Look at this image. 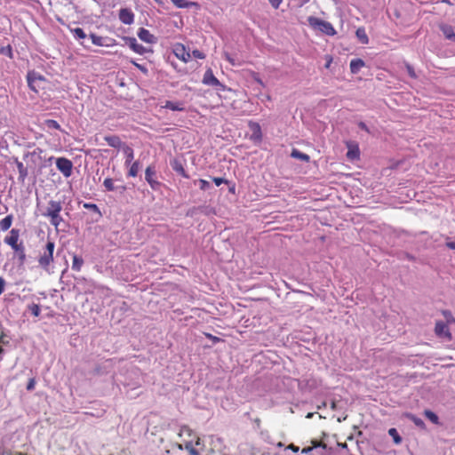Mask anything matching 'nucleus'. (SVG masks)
Instances as JSON below:
<instances>
[{"instance_id": "nucleus-49", "label": "nucleus", "mask_w": 455, "mask_h": 455, "mask_svg": "<svg viewBox=\"0 0 455 455\" xmlns=\"http://www.w3.org/2000/svg\"><path fill=\"white\" fill-rule=\"evenodd\" d=\"M133 64H134V66H135L138 69H140L142 73H144V74L148 73V68H147L145 66H143V65H140V64H137V63H135V62H133Z\"/></svg>"}, {"instance_id": "nucleus-54", "label": "nucleus", "mask_w": 455, "mask_h": 455, "mask_svg": "<svg viewBox=\"0 0 455 455\" xmlns=\"http://www.w3.org/2000/svg\"><path fill=\"white\" fill-rule=\"evenodd\" d=\"M228 191L232 194H235V185L234 183L230 184L229 188H228Z\"/></svg>"}, {"instance_id": "nucleus-1", "label": "nucleus", "mask_w": 455, "mask_h": 455, "mask_svg": "<svg viewBox=\"0 0 455 455\" xmlns=\"http://www.w3.org/2000/svg\"><path fill=\"white\" fill-rule=\"evenodd\" d=\"M55 243L52 241H47L45 245L40 251L38 263L44 269H48L51 263L53 261V251Z\"/></svg>"}, {"instance_id": "nucleus-38", "label": "nucleus", "mask_w": 455, "mask_h": 455, "mask_svg": "<svg viewBox=\"0 0 455 455\" xmlns=\"http://www.w3.org/2000/svg\"><path fill=\"white\" fill-rule=\"evenodd\" d=\"M0 54L7 55L11 59L13 58V56H12V47L10 45H8L6 47H1L0 48Z\"/></svg>"}, {"instance_id": "nucleus-48", "label": "nucleus", "mask_w": 455, "mask_h": 455, "mask_svg": "<svg viewBox=\"0 0 455 455\" xmlns=\"http://www.w3.org/2000/svg\"><path fill=\"white\" fill-rule=\"evenodd\" d=\"M312 443L314 447H322L323 449L326 448V444L321 441H313Z\"/></svg>"}, {"instance_id": "nucleus-19", "label": "nucleus", "mask_w": 455, "mask_h": 455, "mask_svg": "<svg viewBox=\"0 0 455 455\" xmlns=\"http://www.w3.org/2000/svg\"><path fill=\"white\" fill-rule=\"evenodd\" d=\"M164 108L171 109L172 111H184L185 107L184 103L180 101L173 102L171 100H166L164 105L163 106Z\"/></svg>"}, {"instance_id": "nucleus-47", "label": "nucleus", "mask_w": 455, "mask_h": 455, "mask_svg": "<svg viewBox=\"0 0 455 455\" xmlns=\"http://www.w3.org/2000/svg\"><path fill=\"white\" fill-rule=\"evenodd\" d=\"M406 68H407L409 76L411 77H412V78H415L416 77V74H415V71H414L413 68L411 65H407Z\"/></svg>"}, {"instance_id": "nucleus-34", "label": "nucleus", "mask_w": 455, "mask_h": 455, "mask_svg": "<svg viewBox=\"0 0 455 455\" xmlns=\"http://www.w3.org/2000/svg\"><path fill=\"white\" fill-rule=\"evenodd\" d=\"M12 223V216L7 215L0 221V228H10Z\"/></svg>"}, {"instance_id": "nucleus-24", "label": "nucleus", "mask_w": 455, "mask_h": 455, "mask_svg": "<svg viewBox=\"0 0 455 455\" xmlns=\"http://www.w3.org/2000/svg\"><path fill=\"white\" fill-rule=\"evenodd\" d=\"M291 156L295 159H299L300 161L308 163L310 161V156L296 148H293L291 153Z\"/></svg>"}, {"instance_id": "nucleus-17", "label": "nucleus", "mask_w": 455, "mask_h": 455, "mask_svg": "<svg viewBox=\"0 0 455 455\" xmlns=\"http://www.w3.org/2000/svg\"><path fill=\"white\" fill-rule=\"evenodd\" d=\"M104 140L107 143L115 148H122L125 143L122 142L121 139L116 135L105 136Z\"/></svg>"}, {"instance_id": "nucleus-30", "label": "nucleus", "mask_w": 455, "mask_h": 455, "mask_svg": "<svg viewBox=\"0 0 455 455\" xmlns=\"http://www.w3.org/2000/svg\"><path fill=\"white\" fill-rule=\"evenodd\" d=\"M360 156L359 148L357 147H355L354 148H349L347 153V157L349 160H355L358 159Z\"/></svg>"}, {"instance_id": "nucleus-52", "label": "nucleus", "mask_w": 455, "mask_h": 455, "mask_svg": "<svg viewBox=\"0 0 455 455\" xmlns=\"http://www.w3.org/2000/svg\"><path fill=\"white\" fill-rule=\"evenodd\" d=\"M4 285H5L4 279L2 276H0V295L3 293V291L4 290Z\"/></svg>"}, {"instance_id": "nucleus-61", "label": "nucleus", "mask_w": 455, "mask_h": 455, "mask_svg": "<svg viewBox=\"0 0 455 455\" xmlns=\"http://www.w3.org/2000/svg\"><path fill=\"white\" fill-rule=\"evenodd\" d=\"M291 450L297 451L298 448H296L293 444L291 445Z\"/></svg>"}, {"instance_id": "nucleus-59", "label": "nucleus", "mask_w": 455, "mask_h": 455, "mask_svg": "<svg viewBox=\"0 0 455 455\" xmlns=\"http://www.w3.org/2000/svg\"><path fill=\"white\" fill-rule=\"evenodd\" d=\"M260 422H261V421H260V419H255V423H256L258 426H259V425H260Z\"/></svg>"}, {"instance_id": "nucleus-33", "label": "nucleus", "mask_w": 455, "mask_h": 455, "mask_svg": "<svg viewBox=\"0 0 455 455\" xmlns=\"http://www.w3.org/2000/svg\"><path fill=\"white\" fill-rule=\"evenodd\" d=\"M44 125L45 127H47L48 129H55V130H60L61 131V128H60V125L59 124V123L53 119H47L44 121Z\"/></svg>"}, {"instance_id": "nucleus-31", "label": "nucleus", "mask_w": 455, "mask_h": 455, "mask_svg": "<svg viewBox=\"0 0 455 455\" xmlns=\"http://www.w3.org/2000/svg\"><path fill=\"white\" fill-rule=\"evenodd\" d=\"M140 170V162L135 161L132 164L130 170L128 172V176L130 177H136L138 174V172Z\"/></svg>"}, {"instance_id": "nucleus-35", "label": "nucleus", "mask_w": 455, "mask_h": 455, "mask_svg": "<svg viewBox=\"0 0 455 455\" xmlns=\"http://www.w3.org/2000/svg\"><path fill=\"white\" fill-rule=\"evenodd\" d=\"M71 32L73 33L74 36L78 39H84L86 37V34L81 28H76L71 29Z\"/></svg>"}, {"instance_id": "nucleus-5", "label": "nucleus", "mask_w": 455, "mask_h": 455, "mask_svg": "<svg viewBox=\"0 0 455 455\" xmlns=\"http://www.w3.org/2000/svg\"><path fill=\"white\" fill-rule=\"evenodd\" d=\"M156 171L155 166L149 165L145 171V180L149 184L150 188L154 190H157L161 183L156 180Z\"/></svg>"}, {"instance_id": "nucleus-14", "label": "nucleus", "mask_w": 455, "mask_h": 455, "mask_svg": "<svg viewBox=\"0 0 455 455\" xmlns=\"http://www.w3.org/2000/svg\"><path fill=\"white\" fill-rule=\"evenodd\" d=\"M137 35L141 41L148 44H156L157 42V38L144 28H140Z\"/></svg>"}, {"instance_id": "nucleus-50", "label": "nucleus", "mask_w": 455, "mask_h": 455, "mask_svg": "<svg viewBox=\"0 0 455 455\" xmlns=\"http://www.w3.org/2000/svg\"><path fill=\"white\" fill-rule=\"evenodd\" d=\"M358 127H359L361 130H363V131H365V132H370V130H369L368 126H367V125H366V124H365V123H363V122H359V123H358Z\"/></svg>"}, {"instance_id": "nucleus-42", "label": "nucleus", "mask_w": 455, "mask_h": 455, "mask_svg": "<svg viewBox=\"0 0 455 455\" xmlns=\"http://www.w3.org/2000/svg\"><path fill=\"white\" fill-rule=\"evenodd\" d=\"M204 335H205V337H206L207 339H209L210 340H212L214 344L223 341V339H220V338H219V337H217V336H214V335H212V334H211V333H207V332H205V333H204Z\"/></svg>"}, {"instance_id": "nucleus-28", "label": "nucleus", "mask_w": 455, "mask_h": 455, "mask_svg": "<svg viewBox=\"0 0 455 455\" xmlns=\"http://www.w3.org/2000/svg\"><path fill=\"white\" fill-rule=\"evenodd\" d=\"M407 419H409L411 421H412L417 427L425 429L426 425L425 422L419 417L415 416L414 414L409 413L407 414Z\"/></svg>"}, {"instance_id": "nucleus-44", "label": "nucleus", "mask_w": 455, "mask_h": 455, "mask_svg": "<svg viewBox=\"0 0 455 455\" xmlns=\"http://www.w3.org/2000/svg\"><path fill=\"white\" fill-rule=\"evenodd\" d=\"M15 251L18 253L19 259L20 260V262H23L26 258L24 245L22 244V251Z\"/></svg>"}, {"instance_id": "nucleus-37", "label": "nucleus", "mask_w": 455, "mask_h": 455, "mask_svg": "<svg viewBox=\"0 0 455 455\" xmlns=\"http://www.w3.org/2000/svg\"><path fill=\"white\" fill-rule=\"evenodd\" d=\"M198 182L200 189L205 191L211 188V184L209 181L200 179L198 180H196L195 183Z\"/></svg>"}, {"instance_id": "nucleus-8", "label": "nucleus", "mask_w": 455, "mask_h": 455, "mask_svg": "<svg viewBox=\"0 0 455 455\" xmlns=\"http://www.w3.org/2000/svg\"><path fill=\"white\" fill-rule=\"evenodd\" d=\"M123 40L124 41L125 44H127L136 53L144 54L148 52L146 47L138 44L135 37L124 36Z\"/></svg>"}, {"instance_id": "nucleus-23", "label": "nucleus", "mask_w": 455, "mask_h": 455, "mask_svg": "<svg viewBox=\"0 0 455 455\" xmlns=\"http://www.w3.org/2000/svg\"><path fill=\"white\" fill-rule=\"evenodd\" d=\"M16 165L19 172V180L23 183L28 174V168L23 164V163L19 161H16Z\"/></svg>"}, {"instance_id": "nucleus-63", "label": "nucleus", "mask_w": 455, "mask_h": 455, "mask_svg": "<svg viewBox=\"0 0 455 455\" xmlns=\"http://www.w3.org/2000/svg\"><path fill=\"white\" fill-rule=\"evenodd\" d=\"M4 352V348L0 346V354Z\"/></svg>"}, {"instance_id": "nucleus-40", "label": "nucleus", "mask_w": 455, "mask_h": 455, "mask_svg": "<svg viewBox=\"0 0 455 455\" xmlns=\"http://www.w3.org/2000/svg\"><path fill=\"white\" fill-rule=\"evenodd\" d=\"M212 181L215 183L217 187L220 186L221 184H230V182L228 180L220 177L212 178Z\"/></svg>"}, {"instance_id": "nucleus-25", "label": "nucleus", "mask_w": 455, "mask_h": 455, "mask_svg": "<svg viewBox=\"0 0 455 455\" xmlns=\"http://www.w3.org/2000/svg\"><path fill=\"white\" fill-rule=\"evenodd\" d=\"M355 36L361 44H367L369 43V38L364 28H358L355 31Z\"/></svg>"}, {"instance_id": "nucleus-7", "label": "nucleus", "mask_w": 455, "mask_h": 455, "mask_svg": "<svg viewBox=\"0 0 455 455\" xmlns=\"http://www.w3.org/2000/svg\"><path fill=\"white\" fill-rule=\"evenodd\" d=\"M203 83L206 85L223 89L224 85L215 77L211 68L207 69L204 75Z\"/></svg>"}, {"instance_id": "nucleus-15", "label": "nucleus", "mask_w": 455, "mask_h": 455, "mask_svg": "<svg viewBox=\"0 0 455 455\" xmlns=\"http://www.w3.org/2000/svg\"><path fill=\"white\" fill-rule=\"evenodd\" d=\"M103 186L107 191H118L120 194L124 193L127 189L126 186L124 185L115 186L114 180L110 178L105 179Z\"/></svg>"}, {"instance_id": "nucleus-21", "label": "nucleus", "mask_w": 455, "mask_h": 455, "mask_svg": "<svg viewBox=\"0 0 455 455\" xmlns=\"http://www.w3.org/2000/svg\"><path fill=\"white\" fill-rule=\"evenodd\" d=\"M122 150H123L124 154L125 155V165L131 164V163L132 162V160L134 158L133 149L130 146L125 144L122 148Z\"/></svg>"}, {"instance_id": "nucleus-51", "label": "nucleus", "mask_w": 455, "mask_h": 455, "mask_svg": "<svg viewBox=\"0 0 455 455\" xmlns=\"http://www.w3.org/2000/svg\"><path fill=\"white\" fill-rule=\"evenodd\" d=\"M35 384H36V381H35V379H29L28 383V385H27V389H28V390H32V389H34V387H35Z\"/></svg>"}, {"instance_id": "nucleus-20", "label": "nucleus", "mask_w": 455, "mask_h": 455, "mask_svg": "<svg viewBox=\"0 0 455 455\" xmlns=\"http://www.w3.org/2000/svg\"><path fill=\"white\" fill-rule=\"evenodd\" d=\"M364 66L365 63L362 59H354L350 61V71L352 74H357Z\"/></svg>"}, {"instance_id": "nucleus-41", "label": "nucleus", "mask_w": 455, "mask_h": 455, "mask_svg": "<svg viewBox=\"0 0 455 455\" xmlns=\"http://www.w3.org/2000/svg\"><path fill=\"white\" fill-rule=\"evenodd\" d=\"M50 219H51V224L53 225L55 228L58 227L60 225V221L62 220L60 214L52 216V217H50Z\"/></svg>"}, {"instance_id": "nucleus-4", "label": "nucleus", "mask_w": 455, "mask_h": 455, "mask_svg": "<svg viewBox=\"0 0 455 455\" xmlns=\"http://www.w3.org/2000/svg\"><path fill=\"white\" fill-rule=\"evenodd\" d=\"M435 333L437 337L443 339L447 341H451L452 339L451 332L448 327V324L442 322L437 321L435 326Z\"/></svg>"}, {"instance_id": "nucleus-27", "label": "nucleus", "mask_w": 455, "mask_h": 455, "mask_svg": "<svg viewBox=\"0 0 455 455\" xmlns=\"http://www.w3.org/2000/svg\"><path fill=\"white\" fill-rule=\"evenodd\" d=\"M178 447L180 450L183 449L182 444H179ZM184 449H186L189 452L190 455H200L198 451L195 448L194 443L192 442L185 443Z\"/></svg>"}, {"instance_id": "nucleus-56", "label": "nucleus", "mask_w": 455, "mask_h": 455, "mask_svg": "<svg viewBox=\"0 0 455 455\" xmlns=\"http://www.w3.org/2000/svg\"><path fill=\"white\" fill-rule=\"evenodd\" d=\"M406 258L408 259H410V260H414L415 259V258L413 256L410 255V254H406Z\"/></svg>"}, {"instance_id": "nucleus-12", "label": "nucleus", "mask_w": 455, "mask_h": 455, "mask_svg": "<svg viewBox=\"0 0 455 455\" xmlns=\"http://www.w3.org/2000/svg\"><path fill=\"white\" fill-rule=\"evenodd\" d=\"M119 20L122 23L125 25H131L134 21V14L133 12L128 9V8H122L119 11Z\"/></svg>"}, {"instance_id": "nucleus-39", "label": "nucleus", "mask_w": 455, "mask_h": 455, "mask_svg": "<svg viewBox=\"0 0 455 455\" xmlns=\"http://www.w3.org/2000/svg\"><path fill=\"white\" fill-rule=\"evenodd\" d=\"M31 314L35 316H39L41 309L38 304H32L28 307Z\"/></svg>"}, {"instance_id": "nucleus-9", "label": "nucleus", "mask_w": 455, "mask_h": 455, "mask_svg": "<svg viewBox=\"0 0 455 455\" xmlns=\"http://www.w3.org/2000/svg\"><path fill=\"white\" fill-rule=\"evenodd\" d=\"M27 81H28V87L34 91V92H37V88H36V83L37 81H44V77L40 75L39 73L36 72V71H29L27 75Z\"/></svg>"}, {"instance_id": "nucleus-22", "label": "nucleus", "mask_w": 455, "mask_h": 455, "mask_svg": "<svg viewBox=\"0 0 455 455\" xmlns=\"http://www.w3.org/2000/svg\"><path fill=\"white\" fill-rule=\"evenodd\" d=\"M172 3L178 8H189L192 6L198 7L199 4L196 2H191L188 0H171Z\"/></svg>"}, {"instance_id": "nucleus-3", "label": "nucleus", "mask_w": 455, "mask_h": 455, "mask_svg": "<svg viewBox=\"0 0 455 455\" xmlns=\"http://www.w3.org/2000/svg\"><path fill=\"white\" fill-rule=\"evenodd\" d=\"M56 167L65 178L72 175L73 163L66 157H58L56 159Z\"/></svg>"}, {"instance_id": "nucleus-58", "label": "nucleus", "mask_w": 455, "mask_h": 455, "mask_svg": "<svg viewBox=\"0 0 455 455\" xmlns=\"http://www.w3.org/2000/svg\"><path fill=\"white\" fill-rule=\"evenodd\" d=\"M309 1L310 0H301L300 5H303V4H307V3H308Z\"/></svg>"}, {"instance_id": "nucleus-55", "label": "nucleus", "mask_w": 455, "mask_h": 455, "mask_svg": "<svg viewBox=\"0 0 455 455\" xmlns=\"http://www.w3.org/2000/svg\"><path fill=\"white\" fill-rule=\"evenodd\" d=\"M338 446L342 448V449H345V450L348 451V447H347V444L346 443H338Z\"/></svg>"}, {"instance_id": "nucleus-45", "label": "nucleus", "mask_w": 455, "mask_h": 455, "mask_svg": "<svg viewBox=\"0 0 455 455\" xmlns=\"http://www.w3.org/2000/svg\"><path fill=\"white\" fill-rule=\"evenodd\" d=\"M283 0H268L273 8L278 9Z\"/></svg>"}, {"instance_id": "nucleus-11", "label": "nucleus", "mask_w": 455, "mask_h": 455, "mask_svg": "<svg viewBox=\"0 0 455 455\" xmlns=\"http://www.w3.org/2000/svg\"><path fill=\"white\" fill-rule=\"evenodd\" d=\"M170 165H171L172 169L179 175H180L186 179L189 178V175L187 173V172L184 169L183 163L181 160H180L178 158H173L170 161Z\"/></svg>"}, {"instance_id": "nucleus-13", "label": "nucleus", "mask_w": 455, "mask_h": 455, "mask_svg": "<svg viewBox=\"0 0 455 455\" xmlns=\"http://www.w3.org/2000/svg\"><path fill=\"white\" fill-rule=\"evenodd\" d=\"M439 28L447 40L455 43V28L451 25L442 23L439 25Z\"/></svg>"}, {"instance_id": "nucleus-60", "label": "nucleus", "mask_w": 455, "mask_h": 455, "mask_svg": "<svg viewBox=\"0 0 455 455\" xmlns=\"http://www.w3.org/2000/svg\"><path fill=\"white\" fill-rule=\"evenodd\" d=\"M199 444H200V438H199V437H197V438H196V445H199Z\"/></svg>"}, {"instance_id": "nucleus-57", "label": "nucleus", "mask_w": 455, "mask_h": 455, "mask_svg": "<svg viewBox=\"0 0 455 455\" xmlns=\"http://www.w3.org/2000/svg\"><path fill=\"white\" fill-rule=\"evenodd\" d=\"M227 60H228L230 63H232L233 65L235 64V63H234V60H232V58H230L228 54H227Z\"/></svg>"}, {"instance_id": "nucleus-32", "label": "nucleus", "mask_w": 455, "mask_h": 455, "mask_svg": "<svg viewBox=\"0 0 455 455\" xmlns=\"http://www.w3.org/2000/svg\"><path fill=\"white\" fill-rule=\"evenodd\" d=\"M388 435L393 438L395 443L399 444L402 443V437L400 436L395 428H390L388 430Z\"/></svg>"}, {"instance_id": "nucleus-64", "label": "nucleus", "mask_w": 455, "mask_h": 455, "mask_svg": "<svg viewBox=\"0 0 455 455\" xmlns=\"http://www.w3.org/2000/svg\"><path fill=\"white\" fill-rule=\"evenodd\" d=\"M347 439H348V440H352V439H353V435L348 436V438H347Z\"/></svg>"}, {"instance_id": "nucleus-2", "label": "nucleus", "mask_w": 455, "mask_h": 455, "mask_svg": "<svg viewBox=\"0 0 455 455\" xmlns=\"http://www.w3.org/2000/svg\"><path fill=\"white\" fill-rule=\"evenodd\" d=\"M307 21L312 28L320 30L327 36H334L336 34V30L329 21L320 20L314 16H309Z\"/></svg>"}, {"instance_id": "nucleus-43", "label": "nucleus", "mask_w": 455, "mask_h": 455, "mask_svg": "<svg viewBox=\"0 0 455 455\" xmlns=\"http://www.w3.org/2000/svg\"><path fill=\"white\" fill-rule=\"evenodd\" d=\"M84 206L86 209H89V210H91V211H92L94 212L100 213V210H99L98 206L96 204H84Z\"/></svg>"}, {"instance_id": "nucleus-62", "label": "nucleus", "mask_w": 455, "mask_h": 455, "mask_svg": "<svg viewBox=\"0 0 455 455\" xmlns=\"http://www.w3.org/2000/svg\"><path fill=\"white\" fill-rule=\"evenodd\" d=\"M3 339H4V335L2 334V335H0V343L3 341Z\"/></svg>"}, {"instance_id": "nucleus-46", "label": "nucleus", "mask_w": 455, "mask_h": 455, "mask_svg": "<svg viewBox=\"0 0 455 455\" xmlns=\"http://www.w3.org/2000/svg\"><path fill=\"white\" fill-rule=\"evenodd\" d=\"M193 55H194V57H196L197 59H200V60H203V59L205 58V55L202 52H200L198 50H195L193 52Z\"/></svg>"}, {"instance_id": "nucleus-53", "label": "nucleus", "mask_w": 455, "mask_h": 455, "mask_svg": "<svg viewBox=\"0 0 455 455\" xmlns=\"http://www.w3.org/2000/svg\"><path fill=\"white\" fill-rule=\"evenodd\" d=\"M446 246L451 250H455V242H447Z\"/></svg>"}, {"instance_id": "nucleus-6", "label": "nucleus", "mask_w": 455, "mask_h": 455, "mask_svg": "<svg viewBox=\"0 0 455 455\" xmlns=\"http://www.w3.org/2000/svg\"><path fill=\"white\" fill-rule=\"evenodd\" d=\"M19 230L12 229L10 235L4 238L5 243L10 245L14 251H22V242H19Z\"/></svg>"}, {"instance_id": "nucleus-29", "label": "nucleus", "mask_w": 455, "mask_h": 455, "mask_svg": "<svg viewBox=\"0 0 455 455\" xmlns=\"http://www.w3.org/2000/svg\"><path fill=\"white\" fill-rule=\"evenodd\" d=\"M424 415L426 416L427 419H428L432 423L435 424V425H439L440 422H439V418L438 416L433 412L432 411L430 410H425L424 411Z\"/></svg>"}, {"instance_id": "nucleus-10", "label": "nucleus", "mask_w": 455, "mask_h": 455, "mask_svg": "<svg viewBox=\"0 0 455 455\" xmlns=\"http://www.w3.org/2000/svg\"><path fill=\"white\" fill-rule=\"evenodd\" d=\"M90 38L92 39V44L98 46H111L114 44V39L108 36H100L94 33L90 34Z\"/></svg>"}, {"instance_id": "nucleus-18", "label": "nucleus", "mask_w": 455, "mask_h": 455, "mask_svg": "<svg viewBox=\"0 0 455 455\" xmlns=\"http://www.w3.org/2000/svg\"><path fill=\"white\" fill-rule=\"evenodd\" d=\"M249 127L251 131L252 132L251 139L254 140H261L262 139V132L260 125L258 123L250 122Z\"/></svg>"}, {"instance_id": "nucleus-36", "label": "nucleus", "mask_w": 455, "mask_h": 455, "mask_svg": "<svg viewBox=\"0 0 455 455\" xmlns=\"http://www.w3.org/2000/svg\"><path fill=\"white\" fill-rule=\"evenodd\" d=\"M442 314H443V315L446 319V323H447V324L455 323V318L453 317V315H452L451 311L443 310L442 312Z\"/></svg>"}, {"instance_id": "nucleus-16", "label": "nucleus", "mask_w": 455, "mask_h": 455, "mask_svg": "<svg viewBox=\"0 0 455 455\" xmlns=\"http://www.w3.org/2000/svg\"><path fill=\"white\" fill-rule=\"evenodd\" d=\"M62 209L60 202L51 200L48 203L45 215L48 217L55 216L60 214Z\"/></svg>"}, {"instance_id": "nucleus-26", "label": "nucleus", "mask_w": 455, "mask_h": 455, "mask_svg": "<svg viewBox=\"0 0 455 455\" xmlns=\"http://www.w3.org/2000/svg\"><path fill=\"white\" fill-rule=\"evenodd\" d=\"M84 265V259L76 254L72 257V269L79 272Z\"/></svg>"}]
</instances>
